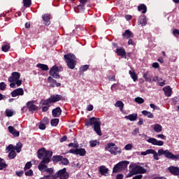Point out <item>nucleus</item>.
I'll return each mask as SVG.
<instances>
[{
  "mask_svg": "<svg viewBox=\"0 0 179 179\" xmlns=\"http://www.w3.org/2000/svg\"><path fill=\"white\" fill-rule=\"evenodd\" d=\"M87 69H89V65H87V64L84 65L80 68V71H82L83 72L87 71Z\"/></svg>",
  "mask_w": 179,
  "mask_h": 179,
  "instance_id": "nucleus-52",
  "label": "nucleus"
},
{
  "mask_svg": "<svg viewBox=\"0 0 179 179\" xmlns=\"http://www.w3.org/2000/svg\"><path fill=\"white\" fill-rule=\"evenodd\" d=\"M25 176H28V177H31V176H33V171L32 170H29L28 171L25 172Z\"/></svg>",
  "mask_w": 179,
  "mask_h": 179,
  "instance_id": "nucleus-54",
  "label": "nucleus"
},
{
  "mask_svg": "<svg viewBox=\"0 0 179 179\" xmlns=\"http://www.w3.org/2000/svg\"><path fill=\"white\" fill-rule=\"evenodd\" d=\"M69 153H73V155H78V148L70 150Z\"/></svg>",
  "mask_w": 179,
  "mask_h": 179,
  "instance_id": "nucleus-57",
  "label": "nucleus"
},
{
  "mask_svg": "<svg viewBox=\"0 0 179 179\" xmlns=\"http://www.w3.org/2000/svg\"><path fill=\"white\" fill-rule=\"evenodd\" d=\"M134 101L137 103V104H143L145 103V99L141 97L137 96L134 99Z\"/></svg>",
  "mask_w": 179,
  "mask_h": 179,
  "instance_id": "nucleus-34",
  "label": "nucleus"
},
{
  "mask_svg": "<svg viewBox=\"0 0 179 179\" xmlns=\"http://www.w3.org/2000/svg\"><path fill=\"white\" fill-rule=\"evenodd\" d=\"M62 113V110H61V108L57 107L55 109H53L52 111V116L55 117H57L61 115V113Z\"/></svg>",
  "mask_w": 179,
  "mask_h": 179,
  "instance_id": "nucleus-17",
  "label": "nucleus"
},
{
  "mask_svg": "<svg viewBox=\"0 0 179 179\" xmlns=\"http://www.w3.org/2000/svg\"><path fill=\"white\" fill-rule=\"evenodd\" d=\"M9 45H5L1 48L2 51H3L4 52H8V51L9 50Z\"/></svg>",
  "mask_w": 179,
  "mask_h": 179,
  "instance_id": "nucleus-48",
  "label": "nucleus"
},
{
  "mask_svg": "<svg viewBox=\"0 0 179 179\" xmlns=\"http://www.w3.org/2000/svg\"><path fill=\"white\" fill-rule=\"evenodd\" d=\"M64 59L70 69H73L75 68V65H76V57H75L73 54L70 53L65 55Z\"/></svg>",
  "mask_w": 179,
  "mask_h": 179,
  "instance_id": "nucleus-6",
  "label": "nucleus"
},
{
  "mask_svg": "<svg viewBox=\"0 0 179 179\" xmlns=\"http://www.w3.org/2000/svg\"><path fill=\"white\" fill-rule=\"evenodd\" d=\"M115 106L120 108V111H122L124 110V103L121 101H117L115 103Z\"/></svg>",
  "mask_w": 179,
  "mask_h": 179,
  "instance_id": "nucleus-30",
  "label": "nucleus"
},
{
  "mask_svg": "<svg viewBox=\"0 0 179 179\" xmlns=\"http://www.w3.org/2000/svg\"><path fill=\"white\" fill-rule=\"evenodd\" d=\"M48 80L50 83H54L55 85L57 83V80H54L52 77H48Z\"/></svg>",
  "mask_w": 179,
  "mask_h": 179,
  "instance_id": "nucleus-53",
  "label": "nucleus"
},
{
  "mask_svg": "<svg viewBox=\"0 0 179 179\" xmlns=\"http://www.w3.org/2000/svg\"><path fill=\"white\" fill-rule=\"evenodd\" d=\"M52 157V151L46 150L45 148L38 150V158L43 159L38 166V169L41 173H45V171L48 168L47 164L51 162Z\"/></svg>",
  "mask_w": 179,
  "mask_h": 179,
  "instance_id": "nucleus-1",
  "label": "nucleus"
},
{
  "mask_svg": "<svg viewBox=\"0 0 179 179\" xmlns=\"http://www.w3.org/2000/svg\"><path fill=\"white\" fill-rule=\"evenodd\" d=\"M8 82L10 83V87L12 89H16V85L17 87L21 86L22 80H20V73L18 72L12 73V76L8 78Z\"/></svg>",
  "mask_w": 179,
  "mask_h": 179,
  "instance_id": "nucleus-4",
  "label": "nucleus"
},
{
  "mask_svg": "<svg viewBox=\"0 0 179 179\" xmlns=\"http://www.w3.org/2000/svg\"><path fill=\"white\" fill-rule=\"evenodd\" d=\"M138 23L139 24H141V26H146V23H147L146 17H145L144 16L141 17L138 20Z\"/></svg>",
  "mask_w": 179,
  "mask_h": 179,
  "instance_id": "nucleus-32",
  "label": "nucleus"
},
{
  "mask_svg": "<svg viewBox=\"0 0 179 179\" xmlns=\"http://www.w3.org/2000/svg\"><path fill=\"white\" fill-rule=\"evenodd\" d=\"M173 34H174L175 36H179V29H174L173 31Z\"/></svg>",
  "mask_w": 179,
  "mask_h": 179,
  "instance_id": "nucleus-61",
  "label": "nucleus"
},
{
  "mask_svg": "<svg viewBox=\"0 0 179 179\" xmlns=\"http://www.w3.org/2000/svg\"><path fill=\"white\" fill-rule=\"evenodd\" d=\"M36 66L42 71H48V66L47 64H38Z\"/></svg>",
  "mask_w": 179,
  "mask_h": 179,
  "instance_id": "nucleus-33",
  "label": "nucleus"
},
{
  "mask_svg": "<svg viewBox=\"0 0 179 179\" xmlns=\"http://www.w3.org/2000/svg\"><path fill=\"white\" fill-rule=\"evenodd\" d=\"M169 171L171 173V174H173V176H179V168L177 166H169L168 168Z\"/></svg>",
  "mask_w": 179,
  "mask_h": 179,
  "instance_id": "nucleus-14",
  "label": "nucleus"
},
{
  "mask_svg": "<svg viewBox=\"0 0 179 179\" xmlns=\"http://www.w3.org/2000/svg\"><path fill=\"white\" fill-rule=\"evenodd\" d=\"M143 78L145 79V82H152V76L149 75V71L145 72L143 74Z\"/></svg>",
  "mask_w": 179,
  "mask_h": 179,
  "instance_id": "nucleus-27",
  "label": "nucleus"
},
{
  "mask_svg": "<svg viewBox=\"0 0 179 179\" xmlns=\"http://www.w3.org/2000/svg\"><path fill=\"white\" fill-rule=\"evenodd\" d=\"M6 87V84L3 82L0 83V90H5Z\"/></svg>",
  "mask_w": 179,
  "mask_h": 179,
  "instance_id": "nucleus-51",
  "label": "nucleus"
},
{
  "mask_svg": "<svg viewBox=\"0 0 179 179\" xmlns=\"http://www.w3.org/2000/svg\"><path fill=\"white\" fill-rule=\"evenodd\" d=\"M23 94H24L23 88L16 89L11 92L12 97H17V96H23Z\"/></svg>",
  "mask_w": 179,
  "mask_h": 179,
  "instance_id": "nucleus-13",
  "label": "nucleus"
},
{
  "mask_svg": "<svg viewBox=\"0 0 179 179\" xmlns=\"http://www.w3.org/2000/svg\"><path fill=\"white\" fill-rule=\"evenodd\" d=\"M87 111H93V105H88L87 106Z\"/></svg>",
  "mask_w": 179,
  "mask_h": 179,
  "instance_id": "nucleus-60",
  "label": "nucleus"
},
{
  "mask_svg": "<svg viewBox=\"0 0 179 179\" xmlns=\"http://www.w3.org/2000/svg\"><path fill=\"white\" fill-rule=\"evenodd\" d=\"M6 115L7 117H12L13 115V110L10 109H6Z\"/></svg>",
  "mask_w": 179,
  "mask_h": 179,
  "instance_id": "nucleus-40",
  "label": "nucleus"
},
{
  "mask_svg": "<svg viewBox=\"0 0 179 179\" xmlns=\"http://www.w3.org/2000/svg\"><path fill=\"white\" fill-rule=\"evenodd\" d=\"M62 99L61 95H52L49 97L47 100H43L41 101V106H48L50 103H57V101H59Z\"/></svg>",
  "mask_w": 179,
  "mask_h": 179,
  "instance_id": "nucleus-7",
  "label": "nucleus"
},
{
  "mask_svg": "<svg viewBox=\"0 0 179 179\" xmlns=\"http://www.w3.org/2000/svg\"><path fill=\"white\" fill-rule=\"evenodd\" d=\"M152 179H167V178L166 177H164V176H160V177L157 176V177H155Z\"/></svg>",
  "mask_w": 179,
  "mask_h": 179,
  "instance_id": "nucleus-64",
  "label": "nucleus"
},
{
  "mask_svg": "<svg viewBox=\"0 0 179 179\" xmlns=\"http://www.w3.org/2000/svg\"><path fill=\"white\" fill-rule=\"evenodd\" d=\"M27 106L30 110V111H36V110H37V106L36 105H34V101L27 102Z\"/></svg>",
  "mask_w": 179,
  "mask_h": 179,
  "instance_id": "nucleus-20",
  "label": "nucleus"
},
{
  "mask_svg": "<svg viewBox=\"0 0 179 179\" xmlns=\"http://www.w3.org/2000/svg\"><path fill=\"white\" fill-rule=\"evenodd\" d=\"M123 37H124V38H131L134 37V34H132L129 29H127L123 34Z\"/></svg>",
  "mask_w": 179,
  "mask_h": 179,
  "instance_id": "nucleus-24",
  "label": "nucleus"
},
{
  "mask_svg": "<svg viewBox=\"0 0 179 179\" xmlns=\"http://www.w3.org/2000/svg\"><path fill=\"white\" fill-rule=\"evenodd\" d=\"M142 177H143V176H142V175H136L132 179H141Z\"/></svg>",
  "mask_w": 179,
  "mask_h": 179,
  "instance_id": "nucleus-63",
  "label": "nucleus"
},
{
  "mask_svg": "<svg viewBox=\"0 0 179 179\" xmlns=\"http://www.w3.org/2000/svg\"><path fill=\"white\" fill-rule=\"evenodd\" d=\"M45 172L47 173L48 174H49V176H52V173H54V169L48 168V169H46Z\"/></svg>",
  "mask_w": 179,
  "mask_h": 179,
  "instance_id": "nucleus-45",
  "label": "nucleus"
},
{
  "mask_svg": "<svg viewBox=\"0 0 179 179\" xmlns=\"http://www.w3.org/2000/svg\"><path fill=\"white\" fill-rule=\"evenodd\" d=\"M138 10L141 12L142 10V13H146L148 11V8H146V5L145 4H141L138 6Z\"/></svg>",
  "mask_w": 179,
  "mask_h": 179,
  "instance_id": "nucleus-28",
  "label": "nucleus"
},
{
  "mask_svg": "<svg viewBox=\"0 0 179 179\" xmlns=\"http://www.w3.org/2000/svg\"><path fill=\"white\" fill-rule=\"evenodd\" d=\"M116 54L122 58L127 56V52H125V49H124V48H117L116 50Z\"/></svg>",
  "mask_w": 179,
  "mask_h": 179,
  "instance_id": "nucleus-16",
  "label": "nucleus"
},
{
  "mask_svg": "<svg viewBox=\"0 0 179 179\" xmlns=\"http://www.w3.org/2000/svg\"><path fill=\"white\" fill-rule=\"evenodd\" d=\"M69 148H79L78 143H71L69 144Z\"/></svg>",
  "mask_w": 179,
  "mask_h": 179,
  "instance_id": "nucleus-50",
  "label": "nucleus"
},
{
  "mask_svg": "<svg viewBox=\"0 0 179 179\" xmlns=\"http://www.w3.org/2000/svg\"><path fill=\"white\" fill-rule=\"evenodd\" d=\"M129 167H134L133 171L136 174H145V173H148V169H144L141 166L135 165V164H131Z\"/></svg>",
  "mask_w": 179,
  "mask_h": 179,
  "instance_id": "nucleus-10",
  "label": "nucleus"
},
{
  "mask_svg": "<svg viewBox=\"0 0 179 179\" xmlns=\"http://www.w3.org/2000/svg\"><path fill=\"white\" fill-rule=\"evenodd\" d=\"M136 174L134 171V169H132L127 176V177H132V176H135Z\"/></svg>",
  "mask_w": 179,
  "mask_h": 179,
  "instance_id": "nucleus-55",
  "label": "nucleus"
},
{
  "mask_svg": "<svg viewBox=\"0 0 179 179\" xmlns=\"http://www.w3.org/2000/svg\"><path fill=\"white\" fill-rule=\"evenodd\" d=\"M7 166L8 164L5 163V160L1 159V160H0V170H3V169H6Z\"/></svg>",
  "mask_w": 179,
  "mask_h": 179,
  "instance_id": "nucleus-36",
  "label": "nucleus"
},
{
  "mask_svg": "<svg viewBox=\"0 0 179 179\" xmlns=\"http://www.w3.org/2000/svg\"><path fill=\"white\" fill-rule=\"evenodd\" d=\"M8 129L10 134H12L16 138H17V136H19V135H20V133L19 132V131L16 130L15 128L13 127V126H9L8 127Z\"/></svg>",
  "mask_w": 179,
  "mask_h": 179,
  "instance_id": "nucleus-15",
  "label": "nucleus"
},
{
  "mask_svg": "<svg viewBox=\"0 0 179 179\" xmlns=\"http://www.w3.org/2000/svg\"><path fill=\"white\" fill-rule=\"evenodd\" d=\"M6 152H10L8 154L9 159H15L16 157V152H15V147L10 144L6 148Z\"/></svg>",
  "mask_w": 179,
  "mask_h": 179,
  "instance_id": "nucleus-11",
  "label": "nucleus"
},
{
  "mask_svg": "<svg viewBox=\"0 0 179 179\" xmlns=\"http://www.w3.org/2000/svg\"><path fill=\"white\" fill-rule=\"evenodd\" d=\"M49 108L50 106L48 105H47L46 106H43L42 108V110L43 111V113H45L46 111H48Z\"/></svg>",
  "mask_w": 179,
  "mask_h": 179,
  "instance_id": "nucleus-59",
  "label": "nucleus"
},
{
  "mask_svg": "<svg viewBox=\"0 0 179 179\" xmlns=\"http://www.w3.org/2000/svg\"><path fill=\"white\" fill-rule=\"evenodd\" d=\"M157 138H159V139L166 140V136L164 134H157Z\"/></svg>",
  "mask_w": 179,
  "mask_h": 179,
  "instance_id": "nucleus-58",
  "label": "nucleus"
},
{
  "mask_svg": "<svg viewBox=\"0 0 179 179\" xmlns=\"http://www.w3.org/2000/svg\"><path fill=\"white\" fill-rule=\"evenodd\" d=\"M129 73L134 82H136V80H138V75H136V73H135L134 71H129Z\"/></svg>",
  "mask_w": 179,
  "mask_h": 179,
  "instance_id": "nucleus-26",
  "label": "nucleus"
},
{
  "mask_svg": "<svg viewBox=\"0 0 179 179\" xmlns=\"http://www.w3.org/2000/svg\"><path fill=\"white\" fill-rule=\"evenodd\" d=\"M14 147V150H16L17 153H20L22 152V148H23V144L22 143L19 142L17 143L16 146Z\"/></svg>",
  "mask_w": 179,
  "mask_h": 179,
  "instance_id": "nucleus-25",
  "label": "nucleus"
},
{
  "mask_svg": "<svg viewBox=\"0 0 179 179\" xmlns=\"http://www.w3.org/2000/svg\"><path fill=\"white\" fill-rule=\"evenodd\" d=\"M87 2V0H80V5L78 6V8L81 9H85V3Z\"/></svg>",
  "mask_w": 179,
  "mask_h": 179,
  "instance_id": "nucleus-41",
  "label": "nucleus"
},
{
  "mask_svg": "<svg viewBox=\"0 0 179 179\" xmlns=\"http://www.w3.org/2000/svg\"><path fill=\"white\" fill-rule=\"evenodd\" d=\"M106 150H108L110 155H113L114 156H117V155H121L122 151L120 148H119L117 145L114 143H109L105 147Z\"/></svg>",
  "mask_w": 179,
  "mask_h": 179,
  "instance_id": "nucleus-5",
  "label": "nucleus"
},
{
  "mask_svg": "<svg viewBox=\"0 0 179 179\" xmlns=\"http://www.w3.org/2000/svg\"><path fill=\"white\" fill-rule=\"evenodd\" d=\"M164 82H165V81L163 80V79H162V78H159V79L158 80V85H159V86L163 87V86H164V85H166V83H165Z\"/></svg>",
  "mask_w": 179,
  "mask_h": 179,
  "instance_id": "nucleus-47",
  "label": "nucleus"
},
{
  "mask_svg": "<svg viewBox=\"0 0 179 179\" xmlns=\"http://www.w3.org/2000/svg\"><path fill=\"white\" fill-rule=\"evenodd\" d=\"M42 17L44 22V24H45V26H49V24L51 23L50 22V15L44 14Z\"/></svg>",
  "mask_w": 179,
  "mask_h": 179,
  "instance_id": "nucleus-22",
  "label": "nucleus"
},
{
  "mask_svg": "<svg viewBox=\"0 0 179 179\" xmlns=\"http://www.w3.org/2000/svg\"><path fill=\"white\" fill-rule=\"evenodd\" d=\"M59 122V119H52L50 121V124H51L52 127H57V125H58Z\"/></svg>",
  "mask_w": 179,
  "mask_h": 179,
  "instance_id": "nucleus-38",
  "label": "nucleus"
},
{
  "mask_svg": "<svg viewBox=\"0 0 179 179\" xmlns=\"http://www.w3.org/2000/svg\"><path fill=\"white\" fill-rule=\"evenodd\" d=\"M163 91L165 93V95L167 96V97H170L171 96V87L170 86H166L163 88Z\"/></svg>",
  "mask_w": 179,
  "mask_h": 179,
  "instance_id": "nucleus-21",
  "label": "nucleus"
},
{
  "mask_svg": "<svg viewBox=\"0 0 179 179\" xmlns=\"http://www.w3.org/2000/svg\"><path fill=\"white\" fill-rule=\"evenodd\" d=\"M154 131L159 134V132H162L163 131V127L159 124H156L154 125Z\"/></svg>",
  "mask_w": 179,
  "mask_h": 179,
  "instance_id": "nucleus-29",
  "label": "nucleus"
},
{
  "mask_svg": "<svg viewBox=\"0 0 179 179\" xmlns=\"http://www.w3.org/2000/svg\"><path fill=\"white\" fill-rule=\"evenodd\" d=\"M141 136L143 138H148V140L145 138L147 142L148 143H151V145H154V146H163L164 145V142L162 141H157V139L155 138H150L145 134H141Z\"/></svg>",
  "mask_w": 179,
  "mask_h": 179,
  "instance_id": "nucleus-8",
  "label": "nucleus"
},
{
  "mask_svg": "<svg viewBox=\"0 0 179 179\" xmlns=\"http://www.w3.org/2000/svg\"><path fill=\"white\" fill-rule=\"evenodd\" d=\"M30 167H31V162H28L26 164L24 168V170L26 171V170H29V169H30Z\"/></svg>",
  "mask_w": 179,
  "mask_h": 179,
  "instance_id": "nucleus-46",
  "label": "nucleus"
},
{
  "mask_svg": "<svg viewBox=\"0 0 179 179\" xmlns=\"http://www.w3.org/2000/svg\"><path fill=\"white\" fill-rule=\"evenodd\" d=\"M137 134H139V128L138 127H137L133 130V131L131 132V135H133V136H135V135H137Z\"/></svg>",
  "mask_w": 179,
  "mask_h": 179,
  "instance_id": "nucleus-49",
  "label": "nucleus"
},
{
  "mask_svg": "<svg viewBox=\"0 0 179 179\" xmlns=\"http://www.w3.org/2000/svg\"><path fill=\"white\" fill-rule=\"evenodd\" d=\"M60 162H61L62 164H64V165L69 164V160H68V159L64 158L62 157V159Z\"/></svg>",
  "mask_w": 179,
  "mask_h": 179,
  "instance_id": "nucleus-43",
  "label": "nucleus"
},
{
  "mask_svg": "<svg viewBox=\"0 0 179 179\" xmlns=\"http://www.w3.org/2000/svg\"><path fill=\"white\" fill-rule=\"evenodd\" d=\"M62 159V156L61 155L54 156L52 157L53 162H61Z\"/></svg>",
  "mask_w": 179,
  "mask_h": 179,
  "instance_id": "nucleus-42",
  "label": "nucleus"
},
{
  "mask_svg": "<svg viewBox=\"0 0 179 179\" xmlns=\"http://www.w3.org/2000/svg\"><path fill=\"white\" fill-rule=\"evenodd\" d=\"M47 124H48V119L45 118L43 121L39 124V129L44 130L46 128Z\"/></svg>",
  "mask_w": 179,
  "mask_h": 179,
  "instance_id": "nucleus-23",
  "label": "nucleus"
},
{
  "mask_svg": "<svg viewBox=\"0 0 179 179\" xmlns=\"http://www.w3.org/2000/svg\"><path fill=\"white\" fill-rule=\"evenodd\" d=\"M99 172L102 176L107 177L108 176V169L106 168L105 166H101L99 168Z\"/></svg>",
  "mask_w": 179,
  "mask_h": 179,
  "instance_id": "nucleus-19",
  "label": "nucleus"
},
{
  "mask_svg": "<svg viewBox=\"0 0 179 179\" xmlns=\"http://www.w3.org/2000/svg\"><path fill=\"white\" fill-rule=\"evenodd\" d=\"M23 3L25 8H30L31 5V0H23Z\"/></svg>",
  "mask_w": 179,
  "mask_h": 179,
  "instance_id": "nucleus-37",
  "label": "nucleus"
},
{
  "mask_svg": "<svg viewBox=\"0 0 179 179\" xmlns=\"http://www.w3.org/2000/svg\"><path fill=\"white\" fill-rule=\"evenodd\" d=\"M100 143L97 141V140H92L90 141V145L91 148H94V146H97Z\"/></svg>",
  "mask_w": 179,
  "mask_h": 179,
  "instance_id": "nucleus-39",
  "label": "nucleus"
},
{
  "mask_svg": "<svg viewBox=\"0 0 179 179\" xmlns=\"http://www.w3.org/2000/svg\"><path fill=\"white\" fill-rule=\"evenodd\" d=\"M86 127H89V125H94V131H96V134L99 135V136H101L103 134L101 133V122L99 121L96 117H91L88 120L85 121Z\"/></svg>",
  "mask_w": 179,
  "mask_h": 179,
  "instance_id": "nucleus-3",
  "label": "nucleus"
},
{
  "mask_svg": "<svg viewBox=\"0 0 179 179\" xmlns=\"http://www.w3.org/2000/svg\"><path fill=\"white\" fill-rule=\"evenodd\" d=\"M141 156H148V155H153L155 160H159V156H165L167 159H171V160H179V155H174L169 150L159 149L158 152L153 149H148L145 151L141 152Z\"/></svg>",
  "mask_w": 179,
  "mask_h": 179,
  "instance_id": "nucleus-2",
  "label": "nucleus"
},
{
  "mask_svg": "<svg viewBox=\"0 0 179 179\" xmlns=\"http://www.w3.org/2000/svg\"><path fill=\"white\" fill-rule=\"evenodd\" d=\"M141 113L143 114V115L148 117V118H153V117H154L153 113H152L148 110H143L141 112Z\"/></svg>",
  "mask_w": 179,
  "mask_h": 179,
  "instance_id": "nucleus-31",
  "label": "nucleus"
},
{
  "mask_svg": "<svg viewBox=\"0 0 179 179\" xmlns=\"http://www.w3.org/2000/svg\"><path fill=\"white\" fill-rule=\"evenodd\" d=\"M152 68H155V69L159 68V63L155 62L152 64Z\"/></svg>",
  "mask_w": 179,
  "mask_h": 179,
  "instance_id": "nucleus-62",
  "label": "nucleus"
},
{
  "mask_svg": "<svg viewBox=\"0 0 179 179\" xmlns=\"http://www.w3.org/2000/svg\"><path fill=\"white\" fill-rule=\"evenodd\" d=\"M134 145L131 143H128L124 146L125 150H132Z\"/></svg>",
  "mask_w": 179,
  "mask_h": 179,
  "instance_id": "nucleus-44",
  "label": "nucleus"
},
{
  "mask_svg": "<svg viewBox=\"0 0 179 179\" xmlns=\"http://www.w3.org/2000/svg\"><path fill=\"white\" fill-rule=\"evenodd\" d=\"M128 164H129V161H122L117 164L113 168V173H118L120 170H124V169H127L128 167Z\"/></svg>",
  "mask_w": 179,
  "mask_h": 179,
  "instance_id": "nucleus-9",
  "label": "nucleus"
},
{
  "mask_svg": "<svg viewBox=\"0 0 179 179\" xmlns=\"http://www.w3.org/2000/svg\"><path fill=\"white\" fill-rule=\"evenodd\" d=\"M124 118L126 120H129V121H136V120L138 119V114L133 113L129 115H126Z\"/></svg>",
  "mask_w": 179,
  "mask_h": 179,
  "instance_id": "nucleus-18",
  "label": "nucleus"
},
{
  "mask_svg": "<svg viewBox=\"0 0 179 179\" xmlns=\"http://www.w3.org/2000/svg\"><path fill=\"white\" fill-rule=\"evenodd\" d=\"M49 73L50 76H52V78H55V79H59L58 67L57 66H54L52 69H50Z\"/></svg>",
  "mask_w": 179,
  "mask_h": 179,
  "instance_id": "nucleus-12",
  "label": "nucleus"
},
{
  "mask_svg": "<svg viewBox=\"0 0 179 179\" xmlns=\"http://www.w3.org/2000/svg\"><path fill=\"white\" fill-rule=\"evenodd\" d=\"M77 155H79L80 156H85V155H86V150L83 148H77Z\"/></svg>",
  "mask_w": 179,
  "mask_h": 179,
  "instance_id": "nucleus-35",
  "label": "nucleus"
},
{
  "mask_svg": "<svg viewBox=\"0 0 179 179\" xmlns=\"http://www.w3.org/2000/svg\"><path fill=\"white\" fill-rule=\"evenodd\" d=\"M136 174L134 171V169H132L127 176V177H132V176H135Z\"/></svg>",
  "mask_w": 179,
  "mask_h": 179,
  "instance_id": "nucleus-56",
  "label": "nucleus"
}]
</instances>
